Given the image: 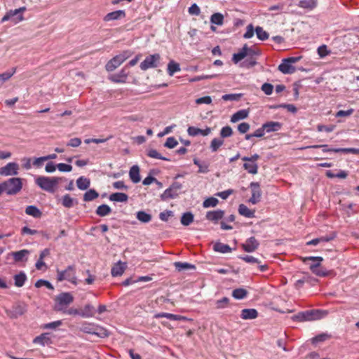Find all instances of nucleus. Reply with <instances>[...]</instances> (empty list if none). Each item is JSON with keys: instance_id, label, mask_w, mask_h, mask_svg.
<instances>
[{"instance_id": "obj_36", "label": "nucleus", "mask_w": 359, "mask_h": 359, "mask_svg": "<svg viewBox=\"0 0 359 359\" xmlns=\"http://www.w3.org/2000/svg\"><path fill=\"white\" fill-rule=\"evenodd\" d=\"M81 311V316L83 318H90L94 316V307L90 304H86Z\"/></svg>"}, {"instance_id": "obj_23", "label": "nucleus", "mask_w": 359, "mask_h": 359, "mask_svg": "<svg viewBox=\"0 0 359 359\" xmlns=\"http://www.w3.org/2000/svg\"><path fill=\"white\" fill-rule=\"evenodd\" d=\"M224 216V211L217 210L214 211H209L206 214L207 219L212 222H217Z\"/></svg>"}, {"instance_id": "obj_49", "label": "nucleus", "mask_w": 359, "mask_h": 359, "mask_svg": "<svg viewBox=\"0 0 359 359\" xmlns=\"http://www.w3.org/2000/svg\"><path fill=\"white\" fill-rule=\"evenodd\" d=\"M177 194H178L176 191H172V189L169 187L163 191V193L161 195V198L162 200L165 201L169 198H175Z\"/></svg>"}, {"instance_id": "obj_54", "label": "nucleus", "mask_w": 359, "mask_h": 359, "mask_svg": "<svg viewBox=\"0 0 359 359\" xmlns=\"http://www.w3.org/2000/svg\"><path fill=\"white\" fill-rule=\"evenodd\" d=\"M193 220L194 215L189 212L184 213L181 217L182 224H189Z\"/></svg>"}, {"instance_id": "obj_47", "label": "nucleus", "mask_w": 359, "mask_h": 359, "mask_svg": "<svg viewBox=\"0 0 359 359\" xmlns=\"http://www.w3.org/2000/svg\"><path fill=\"white\" fill-rule=\"evenodd\" d=\"M255 33L257 38L261 41H265L269 36V34L264 31L262 27L259 26H257L255 28Z\"/></svg>"}, {"instance_id": "obj_30", "label": "nucleus", "mask_w": 359, "mask_h": 359, "mask_svg": "<svg viewBox=\"0 0 359 359\" xmlns=\"http://www.w3.org/2000/svg\"><path fill=\"white\" fill-rule=\"evenodd\" d=\"M298 6L302 8L312 10L317 6V0H299Z\"/></svg>"}, {"instance_id": "obj_35", "label": "nucleus", "mask_w": 359, "mask_h": 359, "mask_svg": "<svg viewBox=\"0 0 359 359\" xmlns=\"http://www.w3.org/2000/svg\"><path fill=\"white\" fill-rule=\"evenodd\" d=\"M238 212L240 215L248 218L253 217L255 211L250 210L245 205L241 204L238 207Z\"/></svg>"}, {"instance_id": "obj_53", "label": "nucleus", "mask_w": 359, "mask_h": 359, "mask_svg": "<svg viewBox=\"0 0 359 359\" xmlns=\"http://www.w3.org/2000/svg\"><path fill=\"white\" fill-rule=\"evenodd\" d=\"M15 73V68H13L11 72H6L0 74V86L8 81Z\"/></svg>"}, {"instance_id": "obj_7", "label": "nucleus", "mask_w": 359, "mask_h": 359, "mask_svg": "<svg viewBox=\"0 0 359 359\" xmlns=\"http://www.w3.org/2000/svg\"><path fill=\"white\" fill-rule=\"evenodd\" d=\"M5 188V193L8 195H15L18 193L22 187V179L19 177L10 178L3 182Z\"/></svg>"}, {"instance_id": "obj_38", "label": "nucleus", "mask_w": 359, "mask_h": 359, "mask_svg": "<svg viewBox=\"0 0 359 359\" xmlns=\"http://www.w3.org/2000/svg\"><path fill=\"white\" fill-rule=\"evenodd\" d=\"M137 219L142 223H148L151 220V215L145 211H138L136 213Z\"/></svg>"}, {"instance_id": "obj_25", "label": "nucleus", "mask_w": 359, "mask_h": 359, "mask_svg": "<svg viewBox=\"0 0 359 359\" xmlns=\"http://www.w3.org/2000/svg\"><path fill=\"white\" fill-rule=\"evenodd\" d=\"M61 203L64 207L71 208L77 204V201L69 194H65L61 198Z\"/></svg>"}, {"instance_id": "obj_8", "label": "nucleus", "mask_w": 359, "mask_h": 359, "mask_svg": "<svg viewBox=\"0 0 359 359\" xmlns=\"http://www.w3.org/2000/svg\"><path fill=\"white\" fill-rule=\"evenodd\" d=\"M307 260L316 262V264H311L309 267L313 273L320 277H325L328 275V271L321 266V262L323 260V257H307L304 259V262Z\"/></svg>"}, {"instance_id": "obj_3", "label": "nucleus", "mask_w": 359, "mask_h": 359, "mask_svg": "<svg viewBox=\"0 0 359 359\" xmlns=\"http://www.w3.org/2000/svg\"><path fill=\"white\" fill-rule=\"evenodd\" d=\"M73 302L74 297L70 292H62L55 298L54 310L63 313Z\"/></svg>"}, {"instance_id": "obj_9", "label": "nucleus", "mask_w": 359, "mask_h": 359, "mask_svg": "<svg viewBox=\"0 0 359 359\" xmlns=\"http://www.w3.org/2000/svg\"><path fill=\"white\" fill-rule=\"evenodd\" d=\"M131 55L129 51H124L111 59L106 65L107 72H112L119 67L125 60Z\"/></svg>"}, {"instance_id": "obj_42", "label": "nucleus", "mask_w": 359, "mask_h": 359, "mask_svg": "<svg viewBox=\"0 0 359 359\" xmlns=\"http://www.w3.org/2000/svg\"><path fill=\"white\" fill-rule=\"evenodd\" d=\"M99 196L98 193L95 189L87 191L83 195V201L85 202L91 201Z\"/></svg>"}, {"instance_id": "obj_50", "label": "nucleus", "mask_w": 359, "mask_h": 359, "mask_svg": "<svg viewBox=\"0 0 359 359\" xmlns=\"http://www.w3.org/2000/svg\"><path fill=\"white\" fill-rule=\"evenodd\" d=\"M25 212L29 215H32L34 217H39L41 215L40 210L34 205H29L26 208Z\"/></svg>"}, {"instance_id": "obj_40", "label": "nucleus", "mask_w": 359, "mask_h": 359, "mask_svg": "<svg viewBox=\"0 0 359 359\" xmlns=\"http://www.w3.org/2000/svg\"><path fill=\"white\" fill-rule=\"evenodd\" d=\"M174 266L178 271L195 269L194 265L187 262H176L174 263Z\"/></svg>"}, {"instance_id": "obj_57", "label": "nucleus", "mask_w": 359, "mask_h": 359, "mask_svg": "<svg viewBox=\"0 0 359 359\" xmlns=\"http://www.w3.org/2000/svg\"><path fill=\"white\" fill-rule=\"evenodd\" d=\"M42 286H46L47 288L50 290L54 289L53 286L49 281L43 279L38 280L35 283V287L39 288Z\"/></svg>"}, {"instance_id": "obj_2", "label": "nucleus", "mask_w": 359, "mask_h": 359, "mask_svg": "<svg viewBox=\"0 0 359 359\" xmlns=\"http://www.w3.org/2000/svg\"><path fill=\"white\" fill-rule=\"evenodd\" d=\"M326 311L321 310H307L305 311L299 312L297 314L292 317V320L298 322L312 321L320 320L325 316Z\"/></svg>"}, {"instance_id": "obj_21", "label": "nucleus", "mask_w": 359, "mask_h": 359, "mask_svg": "<svg viewBox=\"0 0 359 359\" xmlns=\"http://www.w3.org/2000/svg\"><path fill=\"white\" fill-rule=\"evenodd\" d=\"M257 317L258 312L255 309H244L241 313V318L243 320H253Z\"/></svg>"}, {"instance_id": "obj_27", "label": "nucleus", "mask_w": 359, "mask_h": 359, "mask_svg": "<svg viewBox=\"0 0 359 359\" xmlns=\"http://www.w3.org/2000/svg\"><path fill=\"white\" fill-rule=\"evenodd\" d=\"M129 176L133 183H138L140 181V168L137 165H133L130 168Z\"/></svg>"}, {"instance_id": "obj_56", "label": "nucleus", "mask_w": 359, "mask_h": 359, "mask_svg": "<svg viewBox=\"0 0 359 359\" xmlns=\"http://www.w3.org/2000/svg\"><path fill=\"white\" fill-rule=\"evenodd\" d=\"M147 155L152 158L169 161L168 158L162 156L161 154H159L156 149H149L148 151Z\"/></svg>"}, {"instance_id": "obj_64", "label": "nucleus", "mask_w": 359, "mask_h": 359, "mask_svg": "<svg viewBox=\"0 0 359 359\" xmlns=\"http://www.w3.org/2000/svg\"><path fill=\"white\" fill-rule=\"evenodd\" d=\"M173 216V212L171 210H165L159 214V218L163 222H168L170 217Z\"/></svg>"}, {"instance_id": "obj_6", "label": "nucleus", "mask_w": 359, "mask_h": 359, "mask_svg": "<svg viewBox=\"0 0 359 359\" xmlns=\"http://www.w3.org/2000/svg\"><path fill=\"white\" fill-rule=\"evenodd\" d=\"M26 10L27 8L25 6L14 10H10L7 11L5 15L1 18V22L11 21L14 25L18 24L24 20L23 14Z\"/></svg>"}, {"instance_id": "obj_61", "label": "nucleus", "mask_w": 359, "mask_h": 359, "mask_svg": "<svg viewBox=\"0 0 359 359\" xmlns=\"http://www.w3.org/2000/svg\"><path fill=\"white\" fill-rule=\"evenodd\" d=\"M57 168L59 171L63 172H69L72 170V166L69 164H66L63 163H60L56 165Z\"/></svg>"}, {"instance_id": "obj_22", "label": "nucleus", "mask_w": 359, "mask_h": 359, "mask_svg": "<svg viewBox=\"0 0 359 359\" xmlns=\"http://www.w3.org/2000/svg\"><path fill=\"white\" fill-rule=\"evenodd\" d=\"M336 236L335 233H332L330 235L321 236L320 238L312 239L306 243L307 245H316L322 242H329L333 240Z\"/></svg>"}, {"instance_id": "obj_52", "label": "nucleus", "mask_w": 359, "mask_h": 359, "mask_svg": "<svg viewBox=\"0 0 359 359\" xmlns=\"http://www.w3.org/2000/svg\"><path fill=\"white\" fill-rule=\"evenodd\" d=\"M219 203V201L217 198L215 197H210L206 198L203 203V206L205 208H210V207H215Z\"/></svg>"}, {"instance_id": "obj_44", "label": "nucleus", "mask_w": 359, "mask_h": 359, "mask_svg": "<svg viewBox=\"0 0 359 359\" xmlns=\"http://www.w3.org/2000/svg\"><path fill=\"white\" fill-rule=\"evenodd\" d=\"M229 299L228 297H223L220 299L216 300L215 302V308L217 309H222L229 306Z\"/></svg>"}, {"instance_id": "obj_63", "label": "nucleus", "mask_w": 359, "mask_h": 359, "mask_svg": "<svg viewBox=\"0 0 359 359\" xmlns=\"http://www.w3.org/2000/svg\"><path fill=\"white\" fill-rule=\"evenodd\" d=\"M239 259L245 261L247 263L250 264H259L260 262L258 259L251 256V255H245V256H240Z\"/></svg>"}, {"instance_id": "obj_31", "label": "nucleus", "mask_w": 359, "mask_h": 359, "mask_svg": "<svg viewBox=\"0 0 359 359\" xmlns=\"http://www.w3.org/2000/svg\"><path fill=\"white\" fill-rule=\"evenodd\" d=\"M213 249L215 251L220 253H228L231 252V248L229 245L220 242H216L213 245Z\"/></svg>"}, {"instance_id": "obj_29", "label": "nucleus", "mask_w": 359, "mask_h": 359, "mask_svg": "<svg viewBox=\"0 0 359 359\" xmlns=\"http://www.w3.org/2000/svg\"><path fill=\"white\" fill-rule=\"evenodd\" d=\"M248 111L246 109H241L234 113L231 117L232 123L238 122L240 120L246 118L248 116Z\"/></svg>"}, {"instance_id": "obj_14", "label": "nucleus", "mask_w": 359, "mask_h": 359, "mask_svg": "<svg viewBox=\"0 0 359 359\" xmlns=\"http://www.w3.org/2000/svg\"><path fill=\"white\" fill-rule=\"evenodd\" d=\"M259 245V242L255 237H250L247 239L245 243L242 244V248L247 252H252L258 248Z\"/></svg>"}, {"instance_id": "obj_32", "label": "nucleus", "mask_w": 359, "mask_h": 359, "mask_svg": "<svg viewBox=\"0 0 359 359\" xmlns=\"http://www.w3.org/2000/svg\"><path fill=\"white\" fill-rule=\"evenodd\" d=\"M90 185V180L85 177H80L76 180V186L81 190H86Z\"/></svg>"}, {"instance_id": "obj_26", "label": "nucleus", "mask_w": 359, "mask_h": 359, "mask_svg": "<svg viewBox=\"0 0 359 359\" xmlns=\"http://www.w3.org/2000/svg\"><path fill=\"white\" fill-rule=\"evenodd\" d=\"M126 269V263H123L121 262H118L116 263L111 269V275L112 276H121Z\"/></svg>"}, {"instance_id": "obj_13", "label": "nucleus", "mask_w": 359, "mask_h": 359, "mask_svg": "<svg viewBox=\"0 0 359 359\" xmlns=\"http://www.w3.org/2000/svg\"><path fill=\"white\" fill-rule=\"evenodd\" d=\"M128 76V72L124 67L119 72L110 75L109 79L114 83H125L127 82Z\"/></svg>"}, {"instance_id": "obj_4", "label": "nucleus", "mask_w": 359, "mask_h": 359, "mask_svg": "<svg viewBox=\"0 0 359 359\" xmlns=\"http://www.w3.org/2000/svg\"><path fill=\"white\" fill-rule=\"evenodd\" d=\"M57 280L60 282L68 280L71 283L76 285L78 284V280L76 276L75 266L74 265H69L65 270L57 269Z\"/></svg>"}, {"instance_id": "obj_41", "label": "nucleus", "mask_w": 359, "mask_h": 359, "mask_svg": "<svg viewBox=\"0 0 359 359\" xmlns=\"http://www.w3.org/2000/svg\"><path fill=\"white\" fill-rule=\"evenodd\" d=\"M180 71V65L172 60H171L168 65V74L172 76L175 73Z\"/></svg>"}, {"instance_id": "obj_59", "label": "nucleus", "mask_w": 359, "mask_h": 359, "mask_svg": "<svg viewBox=\"0 0 359 359\" xmlns=\"http://www.w3.org/2000/svg\"><path fill=\"white\" fill-rule=\"evenodd\" d=\"M178 144V142L173 137H168L164 146L169 149H173Z\"/></svg>"}, {"instance_id": "obj_18", "label": "nucleus", "mask_w": 359, "mask_h": 359, "mask_svg": "<svg viewBox=\"0 0 359 359\" xmlns=\"http://www.w3.org/2000/svg\"><path fill=\"white\" fill-rule=\"evenodd\" d=\"M126 17V13L123 10H118L109 13L104 17V20L106 22L111 20H117Z\"/></svg>"}, {"instance_id": "obj_51", "label": "nucleus", "mask_w": 359, "mask_h": 359, "mask_svg": "<svg viewBox=\"0 0 359 359\" xmlns=\"http://www.w3.org/2000/svg\"><path fill=\"white\" fill-rule=\"evenodd\" d=\"M331 338V335L327 333H321L314 337L311 340L313 344L325 341Z\"/></svg>"}, {"instance_id": "obj_43", "label": "nucleus", "mask_w": 359, "mask_h": 359, "mask_svg": "<svg viewBox=\"0 0 359 359\" xmlns=\"http://www.w3.org/2000/svg\"><path fill=\"white\" fill-rule=\"evenodd\" d=\"M210 22L212 24L222 25L224 22V16L219 13H215L211 15Z\"/></svg>"}, {"instance_id": "obj_62", "label": "nucleus", "mask_w": 359, "mask_h": 359, "mask_svg": "<svg viewBox=\"0 0 359 359\" xmlns=\"http://www.w3.org/2000/svg\"><path fill=\"white\" fill-rule=\"evenodd\" d=\"M261 89L266 95H270L273 93V86L269 83H264L262 86Z\"/></svg>"}, {"instance_id": "obj_15", "label": "nucleus", "mask_w": 359, "mask_h": 359, "mask_svg": "<svg viewBox=\"0 0 359 359\" xmlns=\"http://www.w3.org/2000/svg\"><path fill=\"white\" fill-rule=\"evenodd\" d=\"M211 133V128L207 127L205 129H200L194 126H189L187 129V133L189 136L195 137L197 135L208 136Z\"/></svg>"}, {"instance_id": "obj_33", "label": "nucleus", "mask_w": 359, "mask_h": 359, "mask_svg": "<svg viewBox=\"0 0 359 359\" xmlns=\"http://www.w3.org/2000/svg\"><path fill=\"white\" fill-rule=\"evenodd\" d=\"M128 199L127 194L124 193H114L109 196V200L116 202H126Z\"/></svg>"}, {"instance_id": "obj_11", "label": "nucleus", "mask_w": 359, "mask_h": 359, "mask_svg": "<svg viewBox=\"0 0 359 359\" xmlns=\"http://www.w3.org/2000/svg\"><path fill=\"white\" fill-rule=\"evenodd\" d=\"M19 165L15 162H10L0 168V175L10 176L18 174Z\"/></svg>"}, {"instance_id": "obj_10", "label": "nucleus", "mask_w": 359, "mask_h": 359, "mask_svg": "<svg viewBox=\"0 0 359 359\" xmlns=\"http://www.w3.org/2000/svg\"><path fill=\"white\" fill-rule=\"evenodd\" d=\"M161 55L158 53L150 55L140 63V67L142 70L145 71L150 68H156L158 67Z\"/></svg>"}, {"instance_id": "obj_46", "label": "nucleus", "mask_w": 359, "mask_h": 359, "mask_svg": "<svg viewBox=\"0 0 359 359\" xmlns=\"http://www.w3.org/2000/svg\"><path fill=\"white\" fill-rule=\"evenodd\" d=\"M223 144L224 140L222 138H214L211 141L210 147L212 151L215 152Z\"/></svg>"}, {"instance_id": "obj_12", "label": "nucleus", "mask_w": 359, "mask_h": 359, "mask_svg": "<svg viewBox=\"0 0 359 359\" xmlns=\"http://www.w3.org/2000/svg\"><path fill=\"white\" fill-rule=\"evenodd\" d=\"M250 187L252 191V196L249 199V202L253 205H255L259 202L261 199L262 191L260 189V186L258 182H251Z\"/></svg>"}, {"instance_id": "obj_16", "label": "nucleus", "mask_w": 359, "mask_h": 359, "mask_svg": "<svg viewBox=\"0 0 359 359\" xmlns=\"http://www.w3.org/2000/svg\"><path fill=\"white\" fill-rule=\"evenodd\" d=\"M34 344H40L41 346L50 345L52 344V339L49 333H43L39 336L36 337L33 339Z\"/></svg>"}, {"instance_id": "obj_37", "label": "nucleus", "mask_w": 359, "mask_h": 359, "mask_svg": "<svg viewBox=\"0 0 359 359\" xmlns=\"http://www.w3.org/2000/svg\"><path fill=\"white\" fill-rule=\"evenodd\" d=\"M248 292L244 288H237L233 290L232 297L236 299H245Z\"/></svg>"}, {"instance_id": "obj_19", "label": "nucleus", "mask_w": 359, "mask_h": 359, "mask_svg": "<svg viewBox=\"0 0 359 359\" xmlns=\"http://www.w3.org/2000/svg\"><path fill=\"white\" fill-rule=\"evenodd\" d=\"M278 70L285 74H291L295 72L296 69L287 60L283 59L278 66Z\"/></svg>"}, {"instance_id": "obj_5", "label": "nucleus", "mask_w": 359, "mask_h": 359, "mask_svg": "<svg viewBox=\"0 0 359 359\" xmlns=\"http://www.w3.org/2000/svg\"><path fill=\"white\" fill-rule=\"evenodd\" d=\"M81 331L84 333L96 335L101 338H104L109 335V332L105 328L90 323H83L81 327Z\"/></svg>"}, {"instance_id": "obj_20", "label": "nucleus", "mask_w": 359, "mask_h": 359, "mask_svg": "<svg viewBox=\"0 0 359 359\" xmlns=\"http://www.w3.org/2000/svg\"><path fill=\"white\" fill-rule=\"evenodd\" d=\"M266 133L277 132L282 128V124L278 121H268L263 124Z\"/></svg>"}, {"instance_id": "obj_45", "label": "nucleus", "mask_w": 359, "mask_h": 359, "mask_svg": "<svg viewBox=\"0 0 359 359\" xmlns=\"http://www.w3.org/2000/svg\"><path fill=\"white\" fill-rule=\"evenodd\" d=\"M332 151L334 153L358 154L359 153V149L355 148H336L332 149Z\"/></svg>"}, {"instance_id": "obj_1", "label": "nucleus", "mask_w": 359, "mask_h": 359, "mask_svg": "<svg viewBox=\"0 0 359 359\" xmlns=\"http://www.w3.org/2000/svg\"><path fill=\"white\" fill-rule=\"evenodd\" d=\"M65 180V177H60L38 176L35 178V183L42 190L54 193L58 184Z\"/></svg>"}, {"instance_id": "obj_34", "label": "nucleus", "mask_w": 359, "mask_h": 359, "mask_svg": "<svg viewBox=\"0 0 359 359\" xmlns=\"http://www.w3.org/2000/svg\"><path fill=\"white\" fill-rule=\"evenodd\" d=\"M155 318H166L168 320H180L182 318L181 316L175 315L172 313H158L154 315Z\"/></svg>"}, {"instance_id": "obj_28", "label": "nucleus", "mask_w": 359, "mask_h": 359, "mask_svg": "<svg viewBox=\"0 0 359 359\" xmlns=\"http://www.w3.org/2000/svg\"><path fill=\"white\" fill-rule=\"evenodd\" d=\"M243 168L250 174L255 175L258 172V164L252 161H245Z\"/></svg>"}, {"instance_id": "obj_39", "label": "nucleus", "mask_w": 359, "mask_h": 359, "mask_svg": "<svg viewBox=\"0 0 359 359\" xmlns=\"http://www.w3.org/2000/svg\"><path fill=\"white\" fill-rule=\"evenodd\" d=\"M27 280V276L24 272H20L14 276L15 285L17 287H22Z\"/></svg>"}, {"instance_id": "obj_58", "label": "nucleus", "mask_w": 359, "mask_h": 359, "mask_svg": "<svg viewBox=\"0 0 359 359\" xmlns=\"http://www.w3.org/2000/svg\"><path fill=\"white\" fill-rule=\"evenodd\" d=\"M232 134V128L229 126H224L221 129L220 135L222 138L231 137Z\"/></svg>"}, {"instance_id": "obj_17", "label": "nucleus", "mask_w": 359, "mask_h": 359, "mask_svg": "<svg viewBox=\"0 0 359 359\" xmlns=\"http://www.w3.org/2000/svg\"><path fill=\"white\" fill-rule=\"evenodd\" d=\"M29 255V251L27 250H21L16 252H12L9 254L12 256L15 262H26L27 257Z\"/></svg>"}, {"instance_id": "obj_48", "label": "nucleus", "mask_w": 359, "mask_h": 359, "mask_svg": "<svg viewBox=\"0 0 359 359\" xmlns=\"http://www.w3.org/2000/svg\"><path fill=\"white\" fill-rule=\"evenodd\" d=\"M111 208L105 204L100 205L96 210V213L100 216H106L111 212Z\"/></svg>"}, {"instance_id": "obj_55", "label": "nucleus", "mask_w": 359, "mask_h": 359, "mask_svg": "<svg viewBox=\"0 0 359 359\" xmlns=\"http://www.w3.org/2000/svg\"><path fill=\"white\" fill-rule=\"evenodd\" d=\"M62 320H56L51 323L43 324L41 327L43 329H50V330H55L57 327L62 325Z\"/></svg>"}, {"instance_id": "obj_60", "label": "nucleus", "mask_w": 359, "mask_h": 359, "mask_svg": "<svg viewBox=\"0 0 359 359\" xmlns=\"http://www.w3.org/2000/svg\"><path fill=\"white\" fill-rule=\"evenodd\" d=\"M241 97V94H225L222 99L224 101H237Z\"/></svg>"}, {"instance_id": "obj_24", "label": "nucleus", "mask_w": 359, "mask_h": 359, "mask_svg": "<svg viewBox=\"0 0 359 359\" xmlns=\"http://www.w3.org/2000/svg\"><path fill=\"white\" fill-rule=\"evenodd\" d=\"M248 46L245 44L243 47L236 53L233 55L232 60L234 63L237 64L243 59L248 56Z\"/></svg>"}]
</instances>
